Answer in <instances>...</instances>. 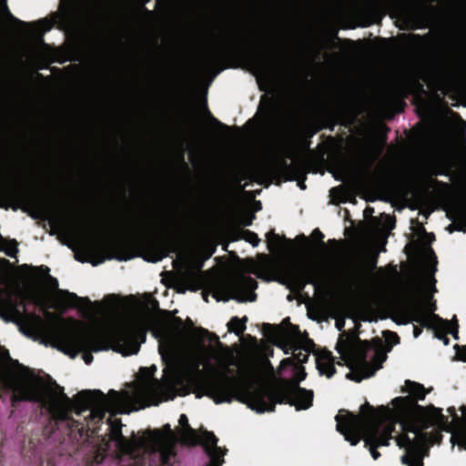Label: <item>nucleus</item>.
<instances>
[{
	"instance_id": "nucleus-1",
	"label": "nucleus",
	"mask_w": 466,
	"mask_h": 466,
	"mask_svg": "<svg viewBox=\"0 0 466 466\" xmlns=\"http://www.w3.org/2000/svg\"><path fill=\"white\" fill-rule=\"evenodd\" d=\"M404 390L409 397L395 398L391 402V410L380 408L378 411L393 422L399 421L404 431L414 433L412 441L407 435H403L398 438L397 443L407 451L401 458L404 464L422 466L420 459L414 456V451L420 448L422 442L417 441V431L420 427L440 425L441 415L435 408H422L415 405L414 399H423L426 394L421 385L409 381L406 382Z\"/></svg>"
},
{
	"instance_id": "nucleus-2",
	"label": "nucleus",
	"mask_w": 466,
	"mask_h": 466,
	"mask_svg": "<svg viewBox=\"0 0 466 466\" xmlns=\"http://www.w3.org/2000/svg\"><path fill=\"white\" fill-rule=\"evenodd\" d=\"M156 367L142 369L138 380L131 391H110L107 396L98 392H84L79 394L77 401H83L90 409V416L93 419H102L107 411L111 415L117 413H129L140 407L149 405L154 397L164 393V386L171 384L167 374L162 383L151 380Z\"/></svg>"
},
{
	"instance_id": "nucleus-3",
	"label": "nucleus",
	"mask_w": 466,
	"mask_h": 466,
	"mask_svg": "<svg viewBox=\"0 0 466 466\" xmlns=\"http://www.w3.org/2000/svg\"><path fill=\"white\" fill-rule=\"evenodd\" d=\"M0 381L11 387L23 399L44 398L45 404L55 417L65 418L71 409V401L61 387L56 384L44 387L28 369L8 360L4 351H0Z\"/></svg>"
},
{
	"instance_id": "nucleus-4",
	"label": "nucleus",
	"mask_w": 466,
	"mask_h": 466,
	"mask_svg": "<svg viewBox=\"0 0 466 466\" xmlns=\"http://www.w3.org/2000/svg\"><path fill=\"white\" fill-rule=\"evenodd\" d=\"M142 337V329L124 326L106 335L107 346H99L79 326L75 325L62 330L49 344L71 358L83 352V359L88 364L92 360V357L87 354L90 350L96 352L112 348L125 356L136 354L138 351V339Z\"/></svg>"
},
{
	"instance_id": "nucleus-5",
	"label": "nucleus",
	"mask_w": 466,
	"mask_h": 466,
	"mask_svg": "<svg viewBox=\"0 0 466 466\" xmlns=\"http://www.w3.org/2000/svg\"><path fill=\"white\" fill-rule=\"evenodd\" d=\"M368 409L370 407L363 406L360 416L340 411L336 416L337 428L345 440L353 446L362 439L370 446L372 459L377 460L380 453L376 451V447L388 445L395 422L379 411L366 413Z\"/></svg>"
},
{
	"instance_id": "nucleus-6",
	"label": "nucleus",
	"mask_w": 466,
	"mask_h": 466,
	"mask_svg": "<svg viewBox=\"0 0 466 466\" xmlns=\"http://www.w3.org/2000/svg\"><path fill=\"white\" fill-rule=\"evenodd\" d=\"M336 349L350 370L347 377L355 381L372 376L381 367L386 358L382 350L374 344V356L369 365L364 359L370 348L365 341L360 340L354 334L342 335L338 340Z\"/></svg>"
},
{
	"instance_id": "nucleus-7",
	"label": "nucleus",
	"mask_w": 466,
	"mask_h": 466,
	"mask_svg": "<svg viewBox=\"0 0 466 466\" xmlns=\"http://www.w3.org/2000/svg\"><path fill=\"white\" fill-rule=\"evenodd\" d=\"M238 400L257 412L268 411L274 407L273 397L262 390L241 394L238 396Z\"/></svg>"
},
{
	"instance_id": "nucleus-8",
	"label": "nucleus",
	"mask_w": 466,
	"mask_h": 466,
	"mask_svg": "<svg viewBox=\"0 0 466 466\" xmlns=\"http://www.w3.org/2000/svg\"><path fill=\"white\" fill-rule=\"evenodd\" d=\"M51 305L58 309L67 307L85 308L88 305V300L85 298L77 297L75 293L57 290L53 294Z\"/></svg>"
},
{
	"instance_id": "nucleus-9",
	"label": "nucleus",
	"mask_w": 466,
	"mask_h": 466,
	"mask_svg": "<svg viewBox=\"0 0 466 466\" xmlns=\"http://www.w3.org/2000/svg\"><path fill=\"white\" fill-rule=\"evenodd\" d=\"M461 419H453L450 426L451 442L466 450V409L461 408Z\"/></svg>"
},
{
	"instance_id": "nucleus-10",
	"label": "nucleus",
	"mask_w": 466,
	"mask_h": 466,
	"mask_svg": "<svg viewBox=\"0 0 466 466\" xmlns=\"http://www.w3.org/2000/svg\"><path fill=\"white\" fill-rule=\"evenodd\" d=\"M313 399V393L310 390H306L293 386L289 393V402L297 410H306L310 407Z\"/></svg>"
},
{
	"instance_id": "nucleus-11",
	"label": "nucleus",
	"mask_w": 466,
	"mask_h": 466,
	"mask_svg": "<svg viewBox=\"0 0 466 466\" xmlns=\"http://www.w3.org/2000/svg\"><path fill=\"white\" fill-rule=\"evenodd\" d=\"M316 365L320 374L330 378L334 372V361L329 352L319 351L316 356Z\"/></svg>"
},
{
	"instance_id": "nucleus-12",
	"label": "nucleus",
	"mask_w": 466,
	"mask_h": 466,
	"mask_svg": "<svg viewBox=\"0 0 466 466\" xmlns=\"http://www.w3.org/2000/svg\"><path fill=\"white\" fill-rule=\"evenodd\" d=\"M154 439L157 442L159 449L162 451H167L177 441L176 435L170 430L169 426H167L163 432L157 433Z\"/></svg>"
},
{
	"instance_id": "nucleus-13",
	"label": "nucleus",
	"mask_w": 466,
	"mask_h": 466,
	"mask_svg": "<svg viewBox=\"0 0 466 466\" xmlns=\"http://www.w3.org/2000/svg\"><path fill=\"white\" fill-rule=\"evenodd\" d=\"M198 441L206 447L213 459H217L220 456V452H218L216 448L217 440L212 433L208 431L203 432Z\"/></svg>"
},
{
	"instance_id": "nucleus-14",
	"label": "nucleus",
	"mask_w": 466,
	"mask_h": 466,
	"mask_svg": "<svg viewBox=\"0 0 466 466\" xmlns=\"http://www.w3.org/2000/svg\"><path fill=\"white\" fill-rule=\"evenodd\" d=\"M179 434L181 441L185 443L196 444L198 442L196 432L189 426L181 429Z\"/></svg>"
},
{
	"instance_id": "nucleus-15",
	"label": "nucleus",
	"mask_w": 466,
	"mask_h": 466,
	"mask_svg": "<svg viewBox=\"0 0 466 466\" xmlns=\"http://www.w3.org/2000/svg\"><path fill=\"white\" fill-rule=\"evenodd\" d=\"M245 320L246 319H239L238 318H233L228 324V329L238 335L240 334L245 329Z\"/></svg>"
},
{
	"instance_id": "nucleus-16",
	"label": "nucleus",
	"mask_w": 466,
	"mask_h": 466,
	"mask_svg": "<svg viewBox=\"0 0 466 466\" xmlns=\"http://www.w3.org/2000/svg\"><path fill=\"white\" fill-rule=\"evenodd\" d=\"M383 335H384L386 341L390 344V347H392V345L398 343V339L394 333H392L390 331H385V332H383Z\"/></svg>"
},
{
	"instance_id": "nucleus-17",
	"label": "nucleus",
	"mask_w": 466,
	"mask_h": 466,
	"mask_svg": "<svg viewBox=\"0 0 466 466\" xmlns=\"http://www.w3.org/2000/svg\"><path fill=\"white\" fill-rule=\"evenodd\" d=\"M208 394L212 397V399L214 400V401L216 403H221V402H224V401H230L231 400V398L228 394L223 396V397L217 396L213 391H208Z\"/></svg>"
},
{
	"instance_id": "nucleus-18",
	"label": "nucleus",
	"mask_w": 466,
	"mask_h": 466,
	"mask_svg": "<svg viewBox=\"0 0 466 466\" xmlns=\"http://www.w3.org/2000/svg\"><path fill=\"white\" fill-rule=\"evenodd\" d=\"M305 377H306V373L304 372V370L301 369H299L296 371V376L294 378V380L296 383H298L299 381L303 380L305 379Z\"/></svg>"
},
{
	"instance_id": "nucleus-19",
	"label": "nucleus",
	"mask_w": 466,
	"mask_h": 466,
	"mask_svg": "<svg viewBox=\"0 0 466 466\" xmlns=\"http://www.w3.org/2000/svg\"><path fill=\"white\" fill-rule=\"evenodd\" d=\"M18 252V249L16 248V245L15 244H12V246L10 248H8L5 251L6 255L11 257V258H14L15 257V255L17 254Z\"/></svg>"
},
{
	"instance_id": "nucleus-20",
	"label": "nucleus",
	"mask_w": 466,
	"mask_h": 466,
	"mask_svg": "<svg viewBox=\"0 0 466 466\" xmlns=\"http://www.w3.org/2000/svg\"><path fill=\"white\" fill-rule=\"evenodd\" d=\"M159 351H160V353H161V355H162V358L165 360V361H167V359H168V357H167V346H166V344H165L164 342H162V343L160 344V346H159Z\"/></svg>"
},
{
	"instance_id": "nucleus-21",
	"label": "nucleus",
	"mask_w": 466,
	"mask_h": 466,
	"mask_svg": "<svg viewBox=\"0 0 466 466\" xmlns=\"http://www.w3.org/2000/svg\"><path fill=\"white\" fill-rule=\"evenodd\" d=\"M179 425L181 426V429L186 428L188 426V420L187 417L185 414H182L178 420Z\"/></svg>"
},
{
	"instance_id": "nucleus-22",
	"label": "nucleus",
	"mask_w": 466,
	"mask_h": 466,
	"mask_svg": "<svg viewBox=\"0 0 466 466\" xmlns=\"http://www.w3.org/2000/svg\"><path fill=\"white\" fill-rule=\"evenodd\" d=\"M248 241L253 247H257L259 243V239L256 236H250Z\"/></svg>"
},
{
	"instance_id": "nucleus-23",
	"label": "nucleus",
	"mask_w": 466,
	"mask_h": 466,
	"mask_svg": "<svg viewBox=\"0 0 466 466\" xmlns=\"http://www.w3.org/2000/svg\"><path fill=\"white\" fill-rule=\"evenodd\" d=\"M289 363H290L289 359H286V360H282V361L280 362L279 368H282V367H284L285 365L289 364Z\"/></svg>"
},
{
	"instance_id": "nucleus-24",
	"label": "nucleus",
	"mask_w": 466,
	"mask_h": 466,
	"mask_svg": "<svg viewBox=\"0 0 466 466\" xmlns=\"http://www.w3.org/2000/svg\"><path fill=\"white\" fill-rule=\"evenodd\" d=\"M451 332L453 334V336H454L455 338L457 337L455 332H453V331H451Z\"/></svg>"
}]
</instances>
